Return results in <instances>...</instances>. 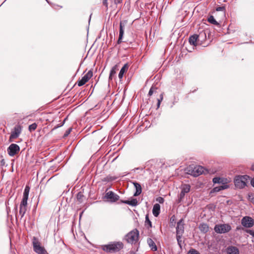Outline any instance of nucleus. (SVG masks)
Returning a JSON list of instances; mask_svg holds the SVG:
<instances>
[{"instance_id":"7","label":"nucleus","mask_w":254,"mask_h":254,"mask_svg":"<svg viewBox=\"0 0 254 254\" xmlns=\"http://www.w3.org/2000/svg\"><path fill=\"white\" fill-rule=\"evenodd\" d=\"M241 224L245 228H252L254 225V220L250 216H244L241 219Z\"/></svg>"},{"instance_id":"19","label":"nucleus","mask_w":254,"mask_h":254,"mask_svg":"<svg viewBox=\"0 0 254 254\" xmlns=\"http://www.w3.org/2000/svg\"><path fill=\"white\" fill-rule=\"evenodd\" d=\"M228 188L229 186L228 185H224L218 187H215L210 191V193L219 192L220 190H225Z\"/></svg>"},{"instance_id":"53","label":"nucleus","mask_w":254,"mask_h":254,"mask_svg":"<svg viewBox=\"0 0 254 254\" xmlns=\"http://www.w3.org/2000/svg\"><path fill=\"white\" fill-rule=\"evenodd\" d=\"M130 254H135V253L133 252H131Z\"/></svg>"},{"instance_id":"11","label":"nucleus","mask_w":254,"mask_h":254,"mask_svg":"<svg viewBox=\"0 0 254 254\" xmlns=\"http://www.w3.org/2000/svg\"><path fill=\"white\" fill-rule=\"evenodd\" d=\"M21 132V127L20 126H16L11 131L9 136V141L11 142L14 139L17 138Z\"/></svg>"},{"instance_id":"28","label":"nucleus","mask_w":254,"mask_h":254,"mask_svg":"<svg viewBox=\"0 0 254 254\" xmlns=\"http://www.w3.org/2000/svg\"><path fill=\"white\" fill-rule=\"evenodd\" d=\"M190 186L189 184H184L182 185L181 191L185 193L190 192Z\"/></svg>"},{"instance_id":"8","label":"nucleus","mask_w":254,"mask_h":254,"mask_svg":"<svg viewBox=\"0 0 254 254\" xmlns=\"http://www.w3.org/2000/svg\"><path fill=\"white\" fill-rule=\"evenodd\" d=\"M104 198L107 199L111 202H115L119 199L120 196L113 191H109L105 193Z\"/></svg>"},{"instance_id":"13","label":"nucleus","mask_w":254,"mask_h":254,"mask_svg":"<svg viewBox=\"0 0 254 254\" xmlns=\"http://www.w3.org/2000/svg\"><path fill=\"white\" fill-rule=\"evenodd\" d=\"M27 201L22 200L19 206V214L21 215V219L24 216L26 211Z\"/></svg>"},{"instance_id":"43","label":"nucleus","mask_w":254,"mask_h":254,"mask_svg":"<svg viewBox=\"0 0 254 254\" xmlns=\"http://www.w3.org/2000/svg\"><path fill=\"white\" fill-rule=\"evenodd\" d=\"M123 0H114V3L116 5L122 3Z\"/></svg>"},{"instance_id":"12","label":"nucleus","mask_w":254,"mask_h":254,"mask_svg":"<svg viewBox=\"0 0 254 254\" xmlns=\"http://www.w3.org/2000/svg\"><path fill=\"white\" fill-rule=\"evenodd\" d=\"M183 219H180L178 222L176 227V235L183 236L184 233V223Z\"/></svg>"},{"instance_id":"54","label":"nucleus","mask_w":254,"mask_h":254,"mask_svg":"<svg viewBox=\"0 0 254 254\" xmlns=\"http://www.w3.org/2000/svg\"><path fill=\"white\" fill-rule=\"evenodd\" d=\"M46 0V1H47L48 3H50V2H49V1H48V0Z\"/></svg>"},{"instance_id":"47","label":"nucleus","mask_w":254,"mask_h":254,"mask_svg":"<svg viewBox=\"0 0 254 254\" xmlns=\"http://www.w3.org/2000/svg\"><path fill=\"white\" fill-rule=\"evenodd\" d=\"M251 184L254 188V177L251 179Z\"/></svg>"},{"instance_id":"36","label":"nucleus","mask_w":254,"mask_h":254,"mask_svg":"<svg viewBox=\"0 0 254 254\" xmlns=\"http://www.w3.org/2000/svg\"><path fill=\"white\" fill-rule=\"evenodd\" d=\"M245 232L251 235L254 238V230L246 229Z\"/></svg>"},{"instance_id":"35","label":"nucleus","mask_w":254,"mask_h":254,"mask_svg":"<svg viewBox=\"0 0 254 254\" xmlns=\"http://www.w3.org/2000/svg\"><path fill=\"white\" fill-rule=\"evenodd\" d=\"M188 254H200V253L196 250L191 249L188 253Z\"/></svg>"},{"instance_id":"5","label":"nucleus","mask_w":254,"mask_h":254,"mask_svg":"<svg viewBox=\"0 0 254 254\" xmlns=\"http://www.w3.org/2000/svg\"><path fill=\"white\" fill-rule=\"evenodd\" d=\"M34 251L38 254H48L47 251L41 244L36 237H34L32 239Z\"/></svg>"},{"instance_id":"39","label":"nucleus","mask_w":254,"mask_h":254,"mask_svg":"<svg viewBox=\"0 0 254 254\" xmlns=\"http://www.w3.org/2000/svg\"><path fill=\"white\" fill-rule=\"evenodd\" d=\"M156 88H154L153 86H152L148 92V96H150L153 94L154 89H156Z\"/></svg>"},{"instance_id":"38","label":"nucleus","mask_w":254,"mask_h":254,"mask_svg":"<svg viewBox=\"0 0 254 254\" xmlns=\"http://www.w3.org/2000/svg\"><path fill=\"white\" fill-rule=\"evenodd\" d=\"M156 201H158L160 203H163L164 202V199L163 197L159 196L157 198Z\"/></svg>"},{"instance_id":"23","label":"nucleus","mask_w":254,"mask_h":254,"mask_svg":"<svg viewBox=\"0 0 254 254\" xmlns=\"http://www.w3.org/2000/svg\"><path fill=\"white\" fill-rule=\"evenodd\" d=\"M189 42L190 45L196 46L197 45L198 37L197 34H193L189 38Z\"/></svg>"},{"instance_id":"48","label":"nucleus","mask_w":254,"mask_h":254,"mask_svg":"<svg viewBox=\"0 0 254 254\" xmlns=\"http://www.w3.org/2000/svg\"><path fill=\"white\" fill-rule=\"evenodd\" d=\"M65 121V119H64V120L63 124H61V125H58V126H57V127H56L54 128H58V127H62V126L64 125V123Z\"/></svg>"},{"instance_id":"34","label":"nucleus","mask_w":254,"mask_h":254,"mask_svg":"<svg viewBox=\"0 0 254 254\" xmlns=\"http://www.w3.org/2000/svg\"><path fill=\"white\" fill-rule=\"evenodd\" d=\"M37 125L36 123H33L29 126V130L30 131L35 130L37 128Z\"/></svg>"},{"instance_id":"9","label":"nucleus","mask_w":254,"mask_h":254,"mask_svg":"<svg viewBox=\"0 0 254 254\" xmlns=\"http://www.w3.org/2000/svg\"><path fill=\"white\" fill-rule=\"evenodd\" d=\"M8 154L10 156H14L20 151V147L16 144H11L7 149Z\"/></svg>"},{"instance_id":"22","label":"nucleus","mask_w":254,"mask_h":254,"mask_svg":"<svg viewBox=\"0 0 254 254\" xmlns=\"http://www.w3.org/2000/svg\"><path fill=\"white\" fill-rule=\"evenodd\" d=\"M121 203L127 204L132 206H135L138 204L136 198H132L131 200H121Z\"/></svg>"},{"instance_id":"2","label":"nucleus","mask_w":254,"mask_h":254,"mask_svg":"<svg viewBox=\"0 0 254 254\" xmlns=\"http://www.w3.org/2000/svg\"><path fill=\"white\" fill-rule=\"evenodd\" d=\"M139 239V231L137 229H134L133 230L128 232L125 235L124 240L128 244H135L138 241Z\"/></svg>"},{"instance_id":"49","label":"nucleus","mask_w":254,"mask_h":254,"mask_svg":"<svg viewBox=\"0 0 254 254\" xmlns=\"http://www.w3.org/2000/svg\"><path fill=\"white\" fill-rule=\"evenodd\" d=\"M251 170L254 171V163L251 166Z\"/></svg>"},{"instance_id":"44","label":"nucleus","mask_w":254,"mask_h":254,"mask_svg":"<svg viewBox=\"0 0 254 254\" xmlns=\"http://www.w3.org/2000/svg\"><path fill=\"white\" fill-rule=\"evenodd\" d=\"M163 94L162 93L160 94V98L159 99H158L157 102L161 103V101L163 100Z\"/></svg>"},{"instance_id":"14","label":"nucleus","mask_w":254,"mask_h":254,"mask_svg":"<svg viewBox=\"0 0 254 254\" xmlns=\"http://www.w3.org/2000/svg\"><path fill=\"white\" fill-rule=\"evenodd\" d=\"M134 186L135 189V191L133 194V196H137L140 195L142 192V187L140 184L137 182H131Z\"/></svg>"},{"instance_id":"31","label":"nucleus","mask_w":254,"mask_h":254,"mask_svg":"<svg viewBox=\"0 0 254 254\" xmlns=\"http://www.w3.org/2000/svg\"><path fill=\"white\" fill-rule=\"evenodd\" d=\"M182 236L181 235H176V239L177 241L178 245L181 249H182V243H184L182 240Z\"/></svg>"},{"instance_id":"40","label":"nucleus","mask_w":254,"mask_h":254,"mask_svg":"<svg viewBox=\"0 0 254 254\" xmlns=\"http://www.w3.org/2000/svg\"><path fill=\"white\" fill-rule=\"evenodd\" d=\"M1 167L2 168L3 166H6L5 165V162L4 159H2L0 162Z\"/></svg>"},{"instance_id":"18","label":"nucleus","mask_w":254,"mask_h":254,"mask_svg":"<svg viewBox=\"0 0 254 254\" xmlns=\"http://www.w3.org/2000/svg\"><path fill=\"white\" fill-rule=\"evenodd\" d=\"M207 32L204 30H202L199 33V34H197V36L198 37V42H202L206 39V34Z\"/></svg>"},{"instance_id":"27","label":"nucleus","mask_w":254,"mask_h":254,"mask_svg":"<svg viewBox=\"0 0 254 254\" xmlns=\"http://www.w3.org/2000/svg\"><path fill=\"white\" fill-rule=\"evenodd\" d=\"M30 191V187L28 186H26L24 189L23 197L22 200L27 201L28 198L29 193Z\"/></svg>"},{"instance_id":"33","label":"nucleus","mask_w":254,"mask_h":254,"mask_svg":"<svg viewBox=\"0 0 254 254\" xmlns=\"http://www.w3.org/2000/svg\"><path fill=\"white\" fill-rule=\"evenodd\" d=\"M185 193L181 191V193L179 196L178 199L177 200L178 203H181L185 197Z\"/></svg>"},{"instance_id":"16","label":"nucleus","mask_w":254,"mask_h":254,"mask_svg":"<svg viewBox=\"0 0 254 254\" xmlns=\"http://www.w3.org/2000/svg\"><path fill=\"white\" fill-rule=\"evenodd\" d=\"M226 252L227 254H240L239 249L233 246L228 247L226 249Z\"/></svg>"},{"instance_id":"45","label":"nucleus","mask_w":254,"mask_h":254,"mask_svg":"<svg viewBox=\"0 0 254 254\" xmlns=\"http://www.w3.org/2000/svg\"><path fill=\"white\" fill-rule=\"evenodd\" d=\"M108 0H103V4L105 5L106 7H108Z\"/></svg>"},{"instance_id":"15","label":"nucleus","mask_w":254,"mask_h":254,"mask_svg":"<svg viewBox=\"0 0 254 254\" xmlns=\"http://www.w3.org/2000/svg\"><path fill=\"white\" fill-rule=\"evenodd\" d=\"M124 27L125 25L121 21L120 23L119 36L117 41L118 44H120L123 42L122 39L124 34Z\"/></svg>"},{"instance_id":"50","label":"nucleus","mask_w":254,"mask_h":254,"mask_svg":"<svg viewBox=\"0 0 254 254\" xmlns=\"http://www.w3.org/2000/svg\"><path fill=\"white\" fill-rule=\"evenodd\" d=\"M174 217H174V216H172V217L171 218L170 220H171V221H174Z\"/></svg>"},{"instance_id":"24","label":"nucleus","mask_w":254,"mask_h":254,"mask_svg":"<svg viewBox=\"0 0 254 254\" xmlns=\"http://www.w3.org/2000/svg\"><path fill=\"white\" fill-rule=\"evenodd\" d=\"M199 229L200 231L205 234L206 233L209 231V227L208 225L206 223H201L199 226Z\"/></svg>"},{"instance_id":"46","label":"nucleus","mask_w":254,"mask_h":254,"mask_svg":"<svg viewBox=\"0 0 254 254\" xmlns=\"http://www.w3.org/2000/svg\"><path fill=\"white\" fill-rule=\"evenodd\" d=\"M108 178V180L109 181H114L117 178L116 177H110L109 178Z\"/></svg>"},{"instance_id":"4","label":"nucleus","mask_w":254,"mask_h":254,"mask_svg":"<svg viewBox=\"0 0 254 254\" xmlns=\"http://www.w3.org/2000/svg\"><path fill=\"white\" fill-rule=\"evenodd\" d=\"M204 168L199 165L196 166H190L188 168L187 171L189 174L191 175L194 177H197L201 175L204 172Z\"/></svg>"},{"instance_id":"1","label":"nucleus","mask_w":254,"mask_h":254,"mask_svg":"<svg viewBox=\"0 0 254 254\" xmlns=\"http://www.w3.org/2000/svg\"><path fill=\"white\" fill-rule=\"evenodd\" d=\"M102 249L106 253H115L120 251L124 247V244L121 242H111L108 245L101 246Z\"/></svg>"},{"instance_id":"51","label":"nucleus","mask_w":254,"mask_h":254,"mask_svg":"<svg viewBox=\"0 0 254 254\" xmlns=\"http://www.w3.org/2000/svg\"><path fill=\"white\" fill-rule=\"evenodd\" d=\"M160 104L161 103L157 102V108H159Z\"/></svg>"},{"instance_id":"25","label":"nucleus","mask_w":254,"mask_h":254,"mask_svg":"<svg viewBox=\"0 0 254 254\" xmlns=\"http://www.w3.org/2000/svg\"><path fill=\"white\" fill-rule=\"evenodd\" d=\"M119 69V66L117 64L115 65L111 69L109 77V80H112L113 77L116 74V71Z\"/></svg>"},{"instance_id":"20","label":"nucleus","mask_w":254,"mask_h":254,"mask_svg":"<svg viewBox=\"0 0 254 254\" xmlns=\"http://www.w3.org/2000/svg\"><path fill=\"white\" fill-rule=\"evenodd\" d=\"M160 212V205L158 203H155L153 207L152 213L155 217H157Z\"/></svg>"},{"instance_id":"52","label":"nucleus","mask_w":254,"mask_h":254,"mask_svg":"<svg viewBox=\"0 0 254 254\" xmlns=\"http://www.w3.org/2000/svg\"><path fill=\"white\" fill-rule=\"evenodd\" d=\"M240 229H241V228H240V227H237V228H236V230H240Z\"/></svg>"},{"instance_id":"3","label":"nucleus","mask_w":254,"mask_h":254,"mask_svg":"<svg viewBox=\"0 0 254 254\" xmlns=\"http://www.w3.org/2000/svg\"><path fill=\"white\" fill-rule=\"evenodd\" d=\"M249 178V177L248 175L236 177L234 180L235 187L239 189L244 188L247 186Z\"/></svg>"},{"instance_id":"10","label":"nucleus","mask_w":254,"mask_h":254,"mask_svg":"<svg viewBox=\"0 0 254 254\" xmlns=\"http://www.w3.org/2000/svg\"><path fill=\"white\" fill-rule=\"evenodd\" d=\"M93 76V72L91 70H89L87 73L84 75L81 79L77 81L78 86H81L84 85L89 81L90 78Z\"/></svg>"},{"instance_id":"29","label":"nucleus","mask_w":254,"mask_h":254,"mask_svg":"<svg viewBox=\"0 0 254 254\" xmlns=\"http://www.w3.org/2000/svg\"><path fill=\"white\" fill-rule=\"evenodd\" d=\"M145 226L148 229L152 227V222L150 220L148 214L145 216Z\"/></svg>"},{"instance_id":"42","label":"nucleus","mask_w":254,"mask_h":254,"mask_svg":"<svg viewBox=\"0 0 254 254\" xmlns=\"http://www.w3.org/2000/svg\"><path fill=\"white\" fill-rule=\"evenodd\" d=\"M71 129H72L71 128H69L67 130H66L65 132V133H64V136H67L70 133Z\"/></svg>"},{"instance_id":"41","label":"nucleus","mask_w":254,"mask_h":254,"mask_svg":"<svg viewBox=\"0 0 254 254\" xmlns=\"http://www.w3.org/2000/svg\"><path fill=\"white\" fill-rule=\"evenodd\" d=\"M225 10L224 6H218L216 8V10L217 11H223Z\"/></svg>"},{"instance_id":"26","label":"nucleus","mask_w":254,"mask_h":254,"mask_svg":"<svg viewBox=\"0 0 254 254\" xmlns=\"http://www.w3.org/2000/svg\"><path fill=\"white\" fill-rule=\"evenodd\" d=\"M212 182L214 184H222V185H227L224 178L220 177H215L213 179Z\"/></svg>"},{"instance_id":"21","label":"nucleus","mask_w":254,"mask_h":254,"mask_svg":"<svg viewBox=\"0 0 254 254\" xmlns=\"http://www.w3.org/2000/svg\"><path fill=\"white\" fill-rule=\"evenodd\" d=\"M147 243L152 251H156L157 250V246L151 238H148L147 239Z\"/></svg>"},{"instance_id":"32","label":"nucleus","mask_w":254,"mask_h":254,"mask_svg":"<svg viewBox=\"0 0 254 254\" xmlns=\"http://www.w3.org/2000/svg\"><path fill=\"white\" fill-rule=\"evenodd\" d=\"M84 195L81 192H79L76 195L77 200L80 202L82 203L83 201Z\"/></svg>"},{"instance_id":"30","label":"nucleus","mask_w":254,"mask_h":254,"mask_svg":"<svg viewBox=\"0 0 254 254\" xmlns=\"http://www.w3.org/2000/svg\"><path fill=\"white\" fill-rule=\"evenodd\" d=\"M207 21L211 24L215 25H219V23L215 19L214 17L212 15H210L208 17Z\"/></svg>"},{"instance_id":"17","label":"nucleus","mask_w":254,"mask_h":254,"mask_svg":"<svg viewBox=\"0 0 254 254\" xmlns=\"http://www.w3.org/2000/svg\"><path fill=\"white\" fill-rule=\"evenodd\" d=\"M129 65L127 63H126L124 65V66L121 69L120 72L119 73L118 76L119 78L121 79L123 77L124 74L125 72L127 71Z\"/></svg>"},{"instance_id":"6","label":"nucleus","mask_w":254,"mask_h":254,"mask_svg":"<svg viewBox=\"0 0 254 254\" xmlns=\"http://www.w3.org/2000/svg\"><path fill=\"white\" fill-rule=\"evenodd\" d=\"M214 230L217 233L224 234L231 230V226L229 224H217L215 226Z\"/></svg>"},{"instance_id":"37","label":"nucleus","mask_w":254,"mask_h":254,"mask_svg":"<svg viewBox=\"0 0 254 254\" xmlns=\"http://www.w3.org/2000/svg\"><path fill=\"white\" fill-rule=\"evenodd\" d=\"M249 198L251 200V201L254 203V193H251L248 194Z\"/></svg>"}]
</instances>
